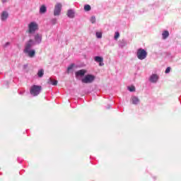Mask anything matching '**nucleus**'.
Instances as JSON below:
<instances>
[{
    "label": "nucleus",
    "mask_w": 181,
    "mask_h": 181,
    "mask_svg": "<svg viewBox=\"0 0 181 181\" xmlns=\"http://www.w3.org/2000/svg\"><path fill=\"white\" fill-rule=\"evenodd\" d=\"M19 94L22 95V94H23V92H20Z\"/></svg>",
    "instance_id": "nucleus-30"
},
{
    "label": "nucleus",
    "mask_w": 181,
    "mask_h": 181,
    "mask_svg": "<svg viewBox=\"0 0 181 181\" xmlns=\"http://www.w3.org/2000/svg\"><path fill=\"white\" fill-rule=\"evenodd\" d=\"M95 35L98 39H101V37H103V33L100 32H96Z\"/></svg>",
    "instance_id": "nucleus-21"
},
{
    "label": "nucleus",
    "mask_w": 181,
    "mask_h": 181,
    "mask_svg": "<svg viewBox=\"0 0 181 181\" xmlns=\"http://www.w3.org/2000/svg\"><path fill=\"white\" fill-rule=\"evenodd\" d=\"M62 12V4L57 3L54 6V16H59Z\"/></svg>",
    "instance_id": "nucleus-6"
},
{
    "label": "nucleus",
    "mask_w": 181,
    "mask_h": 181,
    "mask_svg": "<svg viewBox=\"0 0 181 181\" xmlns=\"http://www.w3.org/2000/svg\"><path fill=\"white\" fill-rule=\"evenodd\" d=\"M95 80V76L93 74H87L82 79L81 81L84 84H90Z\"/></svg>",
    "instance_id": "nucleus-5"
},
{
    "label": "nucleus",
    "mask_w": 181,
    "mask_h": 181,
    "mask_svg": "<svg viewBox=\"0 0 181 181\" xmlns=\"http://www.w3.org/2000/svg\"><path fill=\"white\" fill-rule=\"evenodd\" d=\"M47 83L48 84H52V86H57V80H54L53 81V78H49L48 80H47Z\"/></svg>",
    "instance_id": "nucleus-15"
},
{
    "label": "nucleus",
    "mask_w": 181,
    "mask_h": 181,
    "mask_svg": "<svg viewBox=\"0 0 181 181\" xmlns=\"http://www.w3.org/2000/svg\"><path fill=\"white\" fill-rule=\"evenodd\" d=\"M158 80H159V76H158L156 74H151L149 78L150 83H158Z\"/></svg>",
    "instance_id": "nucleus-10"
},
{
    "label": "nucleus",
    "mask_w": 181,
    "mask_h": 181,
    "mask_svg": "<svg viewBox=\"0 0 181 181\" xmlns=\"http://www.w3.org/2000/svg\"><path fill=\"white\" fill-rule=\"evenodd\" d=\"M95 16H93L91 18H90V21L91 22V23H95Z\"/></svg>",
    "instance_id": "nucleus-24"
},
{
    "label": "nucleus",
    "mask_w": 181,
    "mask_h": 181,
    "mask_svg": "<svg viewBox=\"0 0 181 181\" xmlns=\"http://www.w3.org/2000/svg\"><path fill=\"white\" fill-rule=\"evenodd\" d=\"M36 44L35 42V40L30 39L28 41L25 42V48L23 50V53L27 54L28 57H30L31 59H33L35 56H36V50L32 49L33 46H35Z\"/></svg>",
    "instance_id": "nucleus-1"
},
{
    "label": "nucleus",
    "mask_w": 181,
    "mask_h": 181,
    "mask_svg": "<svg viewBox=\"0 0 181 181\" xmlns=\"http://www.w3.org/2000/svg\"><path fill=\"white\" fill-rule=\"evenodd\" d=\"M57 22V19H56V18H52L51 20L52 25H56Z\"/></svg>",
    "instance_id": "nucleus-25"
},
{
    "label": "nucleus",
    "mask_w": 181,
    "mask_h": 181,
    "mask_svg": "<svg viewBox=\"0 0 181 181\" xmlns=\"http://www.w3.org/2000/svg\"><path fill=\"white\" fill-rule=\"evenodd\" d=\"M9 18V13L6 11H4L1 14V22H6V20Z\"/></svg>",
    "instance_id": "nucleus-9"
},
{
    "label": "nucleus",
    "mask_w": 181,
    "mask_h": 181,
    "mask_svg": "<svg viewBox=\"0 0 181 181\" xmlns=\"http://www.w3.org/2000/svg\"><path fill=\"white\" fill-rule=\"evenodd\" d=\"M44 74H45V70L43 69L38 70L37 76L40 77V78H41V77H43Z\"/></svg>",
    "instance_id": "nucleus-19"
},
{
    "label": "nucleus",
    "mask_w": 181,
    "mask_h": 181,
    "mask_svg": "<svg viewBox=\"0 0 181 181\" xmlns=\"http://www.w3.org/2000/svg\"><path fill=\"white\" fill-rule=\"evenodd\" d=\"M66 15L68 18L73 19L76 16V11L74 9H69Z\"/></svg>",
    "instance_id": "nucleus-12"
},
{
    "label": "nucleus",
    "mask_w": 181,
    "mask_h": 181,
    "mask_svg": "<svg viewBox=\"0 0 181 181\" xmlns=\"http://www.w3.org/2000/svg\"><path fill=\"white\" fill-rule=\"evenodd\" d=\"M47 11V8L46 7V6L42 5L40 6V13H46Z\"/></svg>",
    "instance_id": "nucleus-16"
},
{
    "label": "nucleus",
    "mask_w": 181,
    "mask_h": 181,
    "mask_svg": "<svg viewBox=\"0 0 181 181\" xmlns=\"http://www.w3.org/2000/svg\"><path fill=\"white\" fill-rule=\"evenodd\" d=\"M37 29H39V25L37 24V23L35 21L30 22L28 24V33H29V35H33V33H35Z\"/></svg>",
    "instance_id": "nucleus-4"
},
{
    "label": "nucleus",
    "mask_w": 181,
    "mask_h": 181,
    "mask_svg": "<svg viewBox=\"0 0 181 181\" xmlns=\"http://www.w3.org/2000/svg\"><path fill=\"white\" fill-rule=\"evenodd\" d=\"M139 98L136 96H132L131 98V103L134 105H138L139 104Z\"/></svg>",
    "instance_id": "nucleus-13"
},
{
    "label": "nucleus",
    "mask_w": 181,
    "mask_h": 181,
    "mask_svg": "<svg viewBox=\"0 0 181 181\" xmlns=\"http://www.w3.org/2000/svg\"><path fill=\"white\" fill-rule=\"evenodd\" d=\"M86 73H87V70L80 69V70L75 72L76 78L78 79L81 77H84V76H86Z\"/></svg>",
    "instance_id": "nucleus-7"
},
{
    "label": "nucleus",
    "mask_w": 181,
    "mask_h": 181,
    "mask_svg": "<svg viewBox=\"0 0 181 181\" xmlns=\"http://www.w3.org/2000/svg\"><path fill=\"white\" fill-rule=\"evenodd\" d=\"M118 37H119V32H116L115 33V37H114L115 40H117Z\"/></svg>",
    "instance_id": "nucleus-22"
},
{
    "label": "nucleus",
    "mask_w": 181,
    "mask_h": 181,
    "mask_svg": "<svg viewBox=\"0 0 181 181\" xmlns=\"http://www.w3.org/2000/svg\"><path fill=\"white\" fill-rule=\"evenodd\" d=\"M165 73V74H169V73H170V66L166 68Z\"/></svg>",
    "instance_id": "nucleus-26"
},
{
    "label": "nucleus",
    "mask_w": 181,
    "mask_h": 181,
    "mask_svg": "<svg viewBox=\"0 0 181 181\" xmlns=\"http://www.w3.org/2000/svg\"><path fill=\"white\" fill-rule=\"evenodd\" d=\"M93 59L96 63H99L100 67L104 66V58L103 57L95 56Z\"/></svg>",
    "instance_id": "nucleus-8"
},
{
    "label": "nucleus",
    "mask_w": 181,
    "mask_h": 181,
    "mask_svg": "<svg viewBox=\"0 0 181 181\" xmlns=\"http://www.w3.org/2000/svg\"><path fill=\"white\" fill-rule=\"evenodd\" d=\"M83 9L85 12H90V11H91V6L89 4H86L83 7Z\"/></svg>",
    "instance_id": "nucleus-18"
},
{
    "label": "nucleus",
    "mask_w": 181,
    "mask_h": 181,
    "mask_svg": "<svg viewBox=\"0 0 181 181\" xmlns=\"http://www.w3.org/2000/svg\"><path fill=\"white\" fill-rule=\"evenodd\" d=\"M73 67H74V64H71L69 65L67 68V71H70L71 70H73Z\"/></svg>",
    "instance_id": "nucleus-23"
},
{
    "label": "nucleus",
    "mask_w": 181,
    "mask_h": 181,
    "mask_svg": "<svg viewBox=\"0 0 181 181\" xmlns=\"http://www.w3.org/2000/svg\"><path fill=\"white\" fill-rule=\"evenodd\" d=\"M127 45H128V42L124 39H123L119 42V47L121 49H123V47H125V46H127Z\"/></svg>",
    "instance_id": "nucleus-14"
},
{
    "label": "nucleus",
    "mask_w": 181,
    "mask_h": 181,
    "mask_svg": "<svg viewBox=\"0 0 181 181\" xmlns=\"http://www.w3.org/2000/svg\"><path fill=\"white\" fill-rule=\"evenodd\" d=\"M23 67H24V69H26V67H28V64H25V65L23 66Z\"/></svg>",
    "instance_id": "nucleus-29"
},
{
    "label": "nucleus",
    "mask_w": 181,
    "mask_h": 181,
    "mask_svg": "<svg viewBox=\"0 0 181 181\" xmlns=\"http://www.w3.org/2000/svg\"><path fill=\"white\" fill-rule=\"evenodd\" d=\"M10 45H11V42H7L5 43L4 47H8V46H9Z\"/></svg>",
    "instance_id": "nucleus-27"
},
{
    "label": "nucleus",
    "mask_w": 181,
    "mask_h": 181,
    "mask_svg": "<svg viewBox=\"0 0 181 181\" xmlns=\"http://www.w3.org/2000/svg\"><path fill=\"white\" fill-rule=\"evenodd\" d=\"M163 39L165 40L169 37V31L164 30L162 33Z\"/></svg>",
    "instance_id": "nucleus-17"
},
{
    "label": "nucleus",
    "mask_w": 181,
    "mask_h": 181,
    "mask_svg": "<svg viewBox=\"0 0 181 181\" xmlns=\"http://www.w3.org/2000/svg\"><path fill=\"white\" fill-rule=\"evenodd\" d=\"M41 91L42 87L37 85H33L30 88V94H31L33 97H37V95H39V94H40Z\"/></svg>",
    "instance_id": "nucleus-2"
},
{
    "label": "nucleus",
    "mask_w": 181,
    "mask_h": 181,
    "mask_svg": "<svg viewBox=\"0 0 181 181\" xmlns=\"http://www.w3.org/2000/svg\"><path fill=\"white\" fill-rule=\"evenodd\" d=\"M127 90H129L130 93H134V91H135V86H128Z\"/></svg>",
    "instance_id": "nucleus-20"
},
{
    "label": "nucleus",
    "mask_w": 181,
    "mask_h": 181,
    "mask_svg": "<svg viewBox=\"0 0 181 181\" xmlns=\"http://www.w3.org/2000/svg\"><path fill=\"white\" fill-rule=\"evenodd\" d=\"M35 45H40L42 43V35L36 34L34 36Z\"/></svg>",
    "instance_id": "nucleus-11"
},
{
    "label": "nucleus",
    "mask_w": 181,
    "mask_h": 181,
    "mask_svg": "<svg viewBox=\"0 0 181 181\" xmlns=\"http://www.w3.org/2000/svg\"><path fill=\"white\" fill-rule=\"evenodd\" d=\"M148 56V52L144 48H139L136 51V57L139 60H145V58Z\"/></svg>",
    "instance_id": "nucleus-3"
},
{
    "label": "nucleus",
    "mask_w": 181,
    "mask_h": 181,
    "mask_svg": "<svg viewBox=\"0 0 181 181\" xmlns=\"http://www.w3.org/2000/svg\"><path fill=\"white\" fill-rule=\"evenodd\" d=\"M2 4H6L8 2V0H1Z\"/></svg>",
    "instance_id": "nucleus-28"
}]
</instances>
